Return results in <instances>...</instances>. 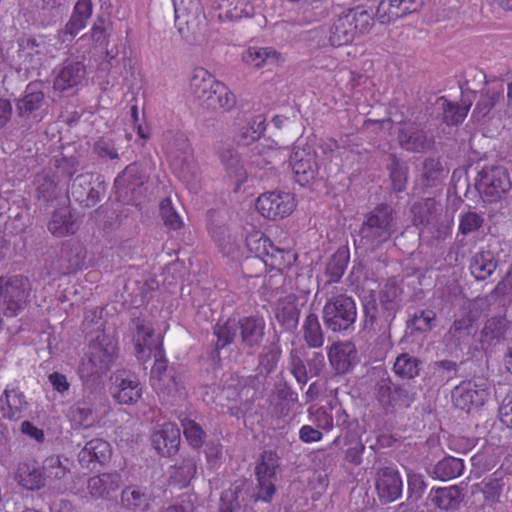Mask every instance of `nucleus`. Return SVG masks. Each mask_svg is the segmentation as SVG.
<instances>
[{
	"label": "nucleus",
	"instance_id": "13d9d810",
	"mask_svg": "<svg viewBox=\"0 0 512 512\" xmlns=\"http://www.w3.org/2000/svg\"><path fill=\"white\" fill-rule=\"evenodd\" d=\"M436 325V313L431 309L417 310L407 320V330L410 331L411 335L416 333L429 332Z\"/></svg>",
	"mask_w": 512,
	"mask_h": 512
},
{
	"label": "nucleus",
	"instance_id": "39448f33",
	"mask_svg": "<svg viewBox=\"0 0 512 512\" xmlns=\"http://www.w3.org/2000/svg\"><path fill=\"white\" fill-rule=\"evenodd\" d=\"M475 187L484 202L493 203L507 194L512 183L507 168L500 164H486L478 172Z\"/></svg>",
	"mask_w": 512,
	"mask_h": 512
},
{
	"label": "nucleus",
	"instance_id": "f257e3e1",
	"mask_svg": "<svg viewBox=\"0 0 512 512\" xmlns=\"http://www.w3.org/2000/svg\"><path fill=\"white\" fill-rule=\"evenodd\" d=\"M396 231L397 217L394 208L387 203H381L364 215L358 232V243L373 252L390 240Z\"/></svg>",
	"mask_w": 512,
	"mask_h": 512
},
{
	"label": "nucleus",
	"instance_id": "aec40b11",
	"mask_svg": "<svg viewBox=\"0 0 512 512\" xmlns=\"http://www.w3.org/2000/svg\"><path fill=\"white\" fill-rule=\"evenodd\" d=\"M375 489L381 504H390L402 496L403 481L399 471L393 467H383L375 474Z\"/></svg>",
	"mask_w": 512,
	"mask_h": 512
},
{
	"label": "nucleus",
	"instance_id": "5701e85b",
	"mask_svg": "<svg viewBox=\"0 0 512 512\" xmlns=\"http://www.w3.org/2000/svg\"><path fill=\"white\" fill-rule=\"evenodd\" d=\"M332 369L338 375L348 373L358 363V351L349 340L334 342L327 351Z\"/></svg>",
	"mask_w": 512,
	"mask_h": 512
},
{
	"label": "nucleus",
	"instance_id": "e2e57ef3",
	"mask_svg": "<svg viewBox=\"0 0 512 512\" xmlns=\"http://www.w3.org/2000/svg\"><path fill=\"white\" fill-rule=\"evenodd\" d=\"M38 197L49 202L56 199L62 193L60 182L49 173H42L36 177Z\"/></svg>",
	"mask_w": 512,
	"mask_h": 512
},
{
	"label": "nucleus",
	"instance_id": "680f3d73",
	"mask_svg": "<svg viewBox=\"0 0 512 512\" xmlns=\"http://www.w3.org/2000/svg\"><path fill=\"white\" fill-rule=\"evenodd\" d=\"M408 9L402 7L401 0H382L377 7L375 16L381 24H387L407 15Z\"/></svg>",
	"mask_w": 512,
	"mask_h": 512
},
{
	"label": "nucleus",
	"instance_id": "7ed1b4c3",
	"mask_svg": "<svg viewBox=\"0 0 512 512\" xmlns=\"http://www.w3.org/2000/svg\"><path fill=\"white\" fill-rule=\"evenodd\" d=\"M246 246L254 255L252 260L276 270L269 276L266 286L274 289V285L283 282L282 270L289 267L294 255L290 251L276 247L262 232L255 231L246 237ZM278 287H275L277 290Z\"/></svg>",
	"mask_w": 512,
	"mask_h": 512
},
{
	"label": "nucleus",
	"instance_id": "6e6d98bb",
	"mask_svg": "<svg viewBox=\"0 0 512 512\" xmlns=\"http://www.w3.org/2000/svg\"><path fill=\"white\" fill-rule=\"evenodd\" d=\"M397 288L386 284L379 292V307L386 323H391L399 309Z\"/></svg>",
	"mask_w": 512,
	"mask_h": 512
},
{
	"label": "nucleus",
	"instance_id": "4d7b16f0",
	"mask_svg": "<svg viewBox=\"0 0 512 512\" xmlns=\"http://www.w3.org/2000/svg\"><path fill=\"white\" fill-rule=\"evenodd\" d=\"M422 361L409 353L400 354L393 365L396 376L411 380L417 377L421 370Z\"/></svg>",
	"mask_w": 512,
	"mask_h": 512
},
{
	"label": "nucleus",
	"instance_id": "f704fd0d",
	"mask_svg": "<svg viewBox=\"0 0 512 512\" xmlns=\"http://www.w3.org/2000/svg\"><path fill=\"white\" fill-rule=\"evenodd\" d=\"M474 322L475 319L470 314L455 319L445 334L446 342L454 346L467 345L476 332Z\"/></svg>",
	"mask_w": 512,
	"mask_h": 512
},
{
	"label": "nucleus",
	"instance_id": "37998d69",
	"mask_svg": "<svg viewBox=\"0 0 512 512\" xmlns=\"http://www.w3.org/2000/svg\"><path fill=\"white\" fill-rule=\"evenodd\" d=\"M15 478L27 490H38L44 487L46 480L43 470L35 461L20 463Z\"/></svg>",
	"mask_w": 512,
	"mask_h": 512
},
{
	"label": "nucleus",
	"instance_id": "72a5a7b5",
	"mask_svg": "<svg viewBox=\"0 0 512 512\" xmlns=\"http://www.w3.org/2000/svg\"><path fill=\"white\" fill-rule=\"evenodd\" d=\"M199 453L193 451L182 455L175 465L171 467L170 478L180 487H186L197 473Z\"/></svg>",
	"mask_w": 512,
	"mask_h": 512
},
{
	"label": "nucleus",
	"instance_id": "338daca9",
	"mask_svg": "<svg viewBox=\"0 0 512 512\" xmlns=\"http://www.w3.org/2000/svg\"><path fill=\"white\" fill-rule=\"evenodd\" d=\"M215 97L209 101V109L218 111H230L236 104V96L222 82L215 86Z\"/></svg>",
	"mask_w": 512,
	"mask_h": 512
},
{
	"label": "nucleus",
	"instance_id": "2f4dec72",
	"mask_svg": "<svg viewBox=\"0 0 512 512\" xmlns=\"http://www.w3.org/2000/svg\"><path fill=\"white\" fill-rule=\"evenodd\" d=\"M471 105V101L462 100V105H458L441 96L434 103V113L447 125H458L467 116Z\"/></svg>",
	"mask_w": 512,
	"mask_h": 512
},
{
	"label": "nucleus",
	"instance_id": "69168bd1",
	"mask_svg": "<svg viewBox=\"0 0 512 512\" xmlns=\"http://www.w3.org/2000/svg\"><path fill=\"white\" fill-rule=\"evenodd\" d=\"M346 12L356 35L365 34L370 31L373 26L371 10H367L362 6H357L347 10Z\"/></svg>",
	"mask_w": 512,
	"mask_h": 512
},
{
	"label": "nucleus",
	"instance_id": "c85d7f7f",
	"mask_svg": "<svg viewBox=\"0 0 512 512\" xmlns=\"http://www.w3.org/2000/svg\"><path fill=\"white\" fill-rule=\"evenodd\" d=\"M154 449L162 456L175 454L180 445V429L173 423H165L151 435Z\"/></svg>",
	"mask_w": 512,
	"mask_h": 512
},
{
	"label": "nucleus",
	"instance_id": "0e129e2a",
	"mask_svg": "<svg viewBox=\"0 0 512 512\" xmlns=\"http://www.w3.org/2000/svg\"><path fill=\"white\" fill-rule=\"evenodd\" d=\"M210 232L212 238L224 255H231L238 250L239 245L237 239L231 234L227 226H213Z\"/></svg>",
	"mask_w": 512,
	"mask_h": 512
},
{
	"label": "nucleus",
	"instance_id": "9d476101",
	"mask_svg": "<svg viewBox=\"0 0 512 512\" xmlns=\"http://www.w3.org/2000/svg\"><path fill=\"white\" fill-rule=\"evenodd\" d=\"M505 86L502 81L486 82L480 90L478 99L472 112V119L475 122L493 119L501 120L504 115L502 106L505 100Z\"/></svg>",
	"mask_w": 512,
	"mask_h": 512
},
{
	"label": "nucleus",
	"instance_id": "393cba45",
	"mask_svg": "<svg viewBox=\"0 0 512 512\" xmlns=\"http://www.w3.org/2000/svg\"><path fill=\"white\" fill-rule=\"evenodd\" d=\"M459 369L460 364L453 360L434 361L427 366L423 382L430 389L441 388L458 377Z\"/></svg>",
	"mask_w": 512,
	"mask_h": 512
},
{
	"label": "nucleus",
	"instance_id": "bb28decb",
	"mask_svg": "<svg viewBox=\"0 0 512 512\" xmlns=\"http://www.w3.org/2000/svg\"><path fill=\"white\" fill-rule=\"evenodd\" d=\"M86 250L76 241H67L62 244L54 269L59 274H70L84 266Z\"/></svg>",
	"mask_w": 512,
	"mask_h": 512
},
{
	"label": "nucleus",
	"instance_id": "473e14b6",
	"mask_svg": "<svg viewBox=\"0 0 512 512\" xmlns=\"http://www.w3.org/2000/svg\"><path fill=\"white\" fill-rule=\"evenodd\" d=\"M242 61L253 68L278 66L284 61L280 52L273 47L250 46L242 53Z\"/></svg>",
	"mask_w": 512,
	"mask_h": 512
},
{
	"label": "nucleus",
	"instance_id": "6e6552de",
	"mask_svg": "<svg viewBox=\"0 0 512 512\" xmlns=\"http://www.w3.org/2000/svg\"><path fill=\"white\" fill-rule=\"evenodd\" d=\"M280 456L272 450L260 454L256 466L255 475L257 479L254 502H271L276 493L277 470L280 466Z\"/></svg>",
	"mask_w": 512,
	"mask_h": 512
},
{
	"label": "nucleus",
	"instance_id": "58836bf2",
	"mask_svg": "<svg viewBox=\"0 0 512 512\" xmlns=\"http://www.w3.org/2000/svg\"><path fill=\"white\" fill-rule=\"evenodd\" d=\"M216 9L221 21H237L254 14V6L247 0H221Z\"/></svg>",
	"mask_w": 512,
	"mask_h": 512
},
{
	"label": "nucleus",
	"instance_id": "7c9ffc66",
	"mask_svg": "<svg viewBox=\"0 0 512 512\" xmlns=\"http://www.w3.org/2000/svg\"><path fill=\"white\" fill-rule=\"evenodd\" d=\"M241 344L244 348H257L264 338L265 321L260 317H243L237 322Z\"/></svg>",
	"mask_w": 512,
	"mask_h": 512
},
{
	"label": "nucleus",
	"instance_id": "412c9836",
	"mask_svg": "<svg viewBox=\"0 0 512 512\" xmlns=\"http://www.w3.org/2000/svg\"><path fill=\"white\" fill-rule=\"evenodd\" d=\"M130 329L135 343V355L140 362L145 363L149 360V355L145 353L162 345V341L154 336L152 324L144 318H133Z\"/></svg>",
	"mask_w": 512,
	"mask_h": 512
},
{
	"label": "nucleus",
	"instance_id": "ddd939ff",
	"mask_svg": "<svg viewBox=\"0 0 512 512\" xmlns=\"http://www.w3.org/2000/svg\"><path fill=\"white\" fill-rule=\"evenodd\" d=\"M290 166L299 184L313 181L320 171L315 147L311 144L296 145L290 155Z\"/></svg>",
	"mask_w": 512,
	"mask_h": 512
},
{
	"label": "nucleus",
	"instance_id": "2eb2a0df",
	"mask_svg": "<svg viewBox=\"0 0 512 512\" xmlns=\"http://www.w3.org/2000/svg\"><path fill=\"white\" fill-rule=\"evenodd\" d=\"M397 141L402 149L413 153H423L434 144L433 138L427 135L422 124L413 120L399 123Z\"/></svg>",
	"mask_w": 512,
	"mask_h": 512
},
{
	"label": "nucleus",
	"instance_id": "4468645a",
	"mask_svg": "<svg viewBox=\"0 0 512 512\" xmlns=\"http://www.w3.org/2000/svg\"><path fill=\"white\" fill-rule=\"evenodd\" d=\"M50 41L44 37H21L18 40V58L25 70H37L52 57Z\"/></svg>",
	"mask_w": 512,
	"mask_h": 512
},
{
	"label": "nucleus",
	"instance_id": "f8f14e48",
	"mask_svg": "<svg viewBox=\"0 0 512 512\" xmlns=\"http://www.w3.org/2000/svg\"><path fill=\"white\" fill-rule=\"evenodd\" d=\"M146 176L138 163L129 164L114 181L116 200L123 204L136 205L142 196Z\"/></svg>",
	"mask_w": 512,
	"mask_h": 512
},
{
	"label": "nucleus",
	"instance_id": "49530a36",
	"mask_svg": "<svg viewBox=\"0 0 512 512\" xmlns=\"http://www.w3.org/2000/svg\"><path fill=\"white\" fill-rule=\"evenodd\" d=\"M412 221L418 229L442 214V206L434 198L415 202L411 207Z\"/></svg>",
	"mask_w": 512,
	"mask_h": 512
},
{
	"label": "nucleus",
	"instance_id": "423d86ee",
	"mask_svg": "<svg viewBox=\"0 0 512 512\" xmlns=\"http://www.w3.org/2000/svg\"><path fill=\"white\" fill-rule=\"evenodd\" d=\"M31 285L23 276L0 277V310L7 317H14L23 311L28 302Z\"/></svg>",
	"mask_w": 512,
	"mask_h": 512
},
{
	"label": "nucleus",
	"instance_id": "09e8293b",
	"mask_svg": "<svg viewBox=\"0 0 512 512\" xmlns=\"http://www.w3.org/2000/svg\"><path fill=\"white\" fill-rule=\"evenodd\" d=\"M218 81L209 71L204 68L194 69L190 78V91L192 95L200 100L207 98V93L211 94V89L218 85Z\"/></svg>",
	"mask_w": 512,
	"mask_h": 512
},
{
	"label": "nucleus",
	"instance_id": "4be33fe9",
	"mask_svg": "<svg viewBox=\"0 0 512 512\" xmlns=\"http://www.w3.org/2000/svg\"><path fill=\"white\" fill-rule=\"evenodd\" d=\"M30 404L26 395L15 384H8L0 397V411L4 419L18 421L24 418Z\"/></svg>",
	"mask_w": 512,
	"mask_h": 512
},
{
	"label": "nucleus",
	"instance_id": "f03ea898",
	"mask_svg": "<svg viewBox=\"0 0 512 512\" xmlns=\"http://www.w3.org/2000/svg\"><path fill=\"white\" fill-rule=\"evenodd\" d=\"M117 357V341L104 331L91 336L87 351L82 358L78 374L84 382L95 381L105 374Z\"/></svg>",
	"mask_w": 512,
	"mask_h": 512
},
{
	"label": "nucleus",
	"instance_id": "0eeeda50",
	"mask_svg": "<svg viewBox=\"0 0 512 512\" xmlns=\"http://www.w3.org/2000/svg\"><path fill=\"white\" fill-rule=\"evenodd\" d=\"M105 193V181L95 172H84L72 178L67 189L68 198L85 208L94 207L102 200Z\"/></svg>",
	"mask_w": 512,
	"mask_h": 512
},
{
	"label": "nucleus",
	"instance_id": "a19ab883",
	"mask_svg": "<svg viewBox=\"0 0 512 512\" xmlns=\"http://www.w3.org/2000/svg\"><path fill=\"white\" fill-rule=\"evenodd\" d=\"M451 221L439 215L437 218L419 228V236L423 242L433 245L445 241L451 235Z\"/></svg>",
	"mask_w": 512,
	"mask_h": 512
},
{
	"label": "nucleus",
	"instance_id": "de8ad7c7",
	"mask_svg": "<svg viewBox=\"0 0 512 512\" xmlns=\"http://www.w3.org/2000/svg\"><path fill=\"white\" fill-rule=\"evenodd\" d=\"M48 230L56 237H64L76 232L77 224L69 208H60L52 214L48 222Z\"/></svg>",
	"mask_w": 512,
	"mask_h": 512
},
{
	"label": "nucleus",
	"instance_id": "20e7f679",
	"mask_svg": "<svg viewBox=\"0 0 512 512\" xmlns=\"http://www.w3.org/2000/svg\"><path fill=\"white\" fill-rule=\"evenodd\" d=\"M356 318V303L351 296L346 294L331 296L322 310L324 325L333 332L349 333L353 331Z\"/></svg>",
	"mask_w": 512,
	"mask_h": 512
},
{
	"label": "nucleus",
	"instance_id": "6ab92c4d",
	"mask_svg": "<svg viewBox=\"0 0 512 512\" xmlns=\"http://www.w3.org/2000/svg\"><path fill=\"white\" fill-rule=\"evenodd\" d=\"M253 501L254 494L245 481L238 480L221 493L219 512H254L251 507Z\"/></svg>",
	"mask_w": 512,
	"mask_h": 512
},
{
	"label": "nucleus",
	"instance_id": "a211bd4d",
	"mask_svg": "<svg viewBox=\"0 0 512 512\" xmlns=\"http://www.w3.org/2000/svg\"><path fill=\"white\" fill-rule=\"evenodd\" d=\"M256 208L265 218L276 220L289 215L295 208V202L290 193L266 192L258 197Z\"/></svg>",
	"mask_w": 512,
	"mask_h": 512
},
{
	"label": "nucleus",
	"instance_id": "052dcab7",
	"mask_svg": "<svg viewBox=\"0 0 512 512\" xmlns=\"http://www.w3.org/2000/svg\"><path fill=\"white\" fill-rule=\"evenodd\" d=\"M349 263V252L344 249L337 250L328 261L325 268L327 283H336L343 276Z\"/></svg>",
	"mask_w": 512,
	"mask_h": 512
},
{
	"label": "nucleus",
	"instance_id": "774afa93",
	"mask_svg": "<svg viewBox=\"0 0 512 512\" xmlns=\"http://www.w3.org/2000/svg\"><path fill=\"white\" fill-rule=\"evenodd\" d=\"M44 102V93L41 91L26 92L16 103L18 115L28 117L38 110Z\"/></svg>",
	"mask_w": 512,
	"mask_h": 512
},
{
	"label": "nucleus",
	"instance_id": "3c124183",
	"mask_svg": "<svg viewBox=\"0 0 512 512\" xmlns=\"http://www.w3.org/2000/svg\"><path fill=\"white\" fill-rule=\"evenodd\" d=\"M507 321L501 317H492L485 322L480 342L484 349L496 345L505 336Z\"/></svg>",
	"mask_w": 512,
	"mask_h": 512
},
{
	"label": "nucleus",
	"instance_id": "4c0bfd02",
	"mask_svg": "<svg viewBox=\"0 0 512 512\" xmlns=\"http://www.w3.org/2000/svg\"><path fill=\"white\" fill-rule=\"evenodd\" d=\"M427 500L441 510L457 509L463 500L462 491L457 486L432 488Z\"/></svg>",
	"mask_w": 512,
	"mask_h": 512
},
{
	"label": "nucleus",
	"instance_id": "cd10ccee",
	"mask_svg": "<svg viewBox=\"0 0 512 512\" xmlns=\"http://www.w3.org/2000/svg\"><path fill=\"white\" fill-rule=\"evenodd\" d=\"M111 456L110 444L101 438L86 442L78 453V462L82 468L95 469L97 464L103 465Z\"/></svg>",
	"mask_w": 512,
	"mask_h": 512
},
{
	"label": "nucleus",
	"instance_id": "bf43d9fd",
	"mask_svg": "<svg viewBox=\"0 0 512 512\" xmlns=\"http://www.w3.org/2000/svg\"><path fill=\"white\" fill-rule=\"evenodd\" d=\"M147 356L149 355V360L151 358L154 359V365L151 369V384L152 387L156 386V383L159 382L160 378H164V376H171L176 373L174 368H169L167 365V359L165 357V352L163 349V345H160L152 350H149L145 353Z\"/></svg>",
	"mask_w": 512,
	"mask_h": 512
},
{
	"label": "nucleus",
	"instance_id": "c756f323",
	"mask_svg": "<svg viewBox=\"0 0 512 512\" xmlns=\"http://www.w3.org/2000/svg\"><path fill=\"white\" fill-rule=\"evenodd\" d=\"M159 398L170 405L183 401L187 396L183 377L177 373L171 376L160 378L156 386L153 387Z\"/></svg>",
	"mask_w": 512,
	"mask_h": 512
},
{
	"label": "nucleus",
	"instance_id": "a878e982",
	"mask_svg": "<svg viewBox=\"0 0 512 512\" xmlns=\"http://www.w3.org/2000/svg\"><path fill=\"white\" fill-rule=\"evenodd\" d=\"M163 149L175 168H183L191 158V146L184 133L168 132L164 135Z\"/></svg>",
	"mask_w": 512,
	"mask_h": 512
},
{
	"label": "nucleus",
	"instance_id": "1a4fd4ad",
	"mask_svg": "<svg viewBox=\"0 0 512 512\" xmlns=\"http://www.w3.org/2000/svg\"><path fill=\"white\" fill-rule=\"evenodd\" d=\"M288 365L297 383L304 386L310 377H317L325 368V356L320 351H309L305 346L292 348Z\"/></svg>",
	"mask_w": 512,
	"mask_h": 512
},
{
	"label": "nucleus",
	"instance_id": "ea45409f",
	"mask_svg": "<svg viewBox=\"0 0 512 512\" xmlns=\"http://www.w3.org/2000/svg\"><path fill=\"white\" fill-rule=\"evenodd\" d=\"M219 159L229 178L233 179L237 188L247 180V171L240 161L238 152L226 147L218 152Z\"/></svg>",
	"mask_w": 512,
	"mask_h": 512
},
{
	"label": "nucleus",
	"instance_id": "79ce46f5",
	"mask_svg": "<svg viewBox=\"0 0 512 512\" xmlns=\"http://www.w3.org/2000/svg\"><path fill=\"white\" fill-rule=\"evenodd\" d=\"M67 417L75 426L91 427L95 422L92 393L73 403L68 409Z\"/></svg>",
	"mask_w": 512,
	"mask_h": 512
},
{
	"label": "nucleus",
	"instance_id": "e433bc0d",
	"mask_svg": "<svg viewBox=\"0 0 512 512\" xmlns=\"http://www.w3.org/2000/svg\"><path fill=\"white\" fill-rule=\"evenodd\" d=\"M497 265V259L492 251L480 250L471 256L469 270L476 280L483 281L495 272Z\"/></svg>",
	"mask_w": 512,
	"mask_h": 512
},
{
	"label": "nucleus",
	"instance_id": "9b49d317",
	"mask_svg": "<svg viewBox=\"0 0 512 512\" xmlns=\"http://www.w3.org/2000/svg\"><path fill=\"white\" fill-rule=\"evenodd\" d=\"M453 405L469 412L481 407L490 397V388L486 379H469L455 386L451 392Z\"/></svg>",
	"mask_w": 512,
	"mask_h": 512
},
{
	"label": "nucleus",
	"instance_id": "603ef678",
	"mask_svg": "<svg viewBox=\"0 0 512 512\" xmlns=\"http://www.w3.org/2000/svg\"><path fill=\"white\" fill-rule=\"evenodd\" d=\"M303 339L309 348L318 349L324 344V332L319 322L318 316L310 312L306 315L303 325Z\"/></svg>",
	"mask_w": 512,
	"mask_h": 512
},
{
	"label": "nucleus",
	"instance_id": "b1692460",
	"mask_svg": "<svg viewBox=\"0 0 512 512\" xmlns=\"http://www.w3.org/2000/svg\"><path fill=\"white\" fill-rule=\"evenodd\" d=\"M154 502L155 495L147 486L129 485L121 492V507L126 512H150Z\"/></svg>",
	"mask_w": 512,
	"mask_h": 512
},
{
	"label": "nucleus",
	"instance_id": "f3484780",
	"mask_svg": "<svg viewBox=\"0 0 512 512\" xmlns=\"http://www.w3.org/2000/svg\"><path fill=\"white\" fill-rule=\"evenodd\" d=\"M111 394L120 404L136 403L142 396V386L137 376L127 370H117L111 376Z\"/></svg>",
	"mask_w": 512,
	"mask_h": 512
},
{
	"label": "nucleus",
	"instance_id": "c9c22d12",
	"mask_svg": "<svg viewBox=\"0 0 512 512\" xmlns=\"http://www.w3.org/2000/svg\"><path fill=\"white\" fill-rule=\"evenodd\" d=\"M122 477L118 472L102 473L88 480V492L94 498H108L119 489Z\"/></svg>",
	"mask_w": 512,
	"mask_h": 512
},
{
	"label": "nucleus",
	"instance_id": "5fc2aeb1",
	"mask_svg": "<svg viewBox=\"0 0 512 512\" xmlns=\"http://www.w3.org/2000/svg\"><path fill=\"white\" fill-rule=\"evenodd\" d=\"M266 118L263 114L256 115L247 124L243 125L237 135L240 145L248 146L259 140L266 129Z\"/></svg>",
	"mask_w": 512,
	"mask_h": 512
},
{
	"label": "nucleus",
	"instance_id": "8fccbe9b",
	"mask_svg": "<svg viewBox=\"0 0 512 512\" xmlns=\"http://www.w3.org/2000/svg\"><path fill=\"white\" fill-rule=\"evenodd\" d=\"M449 169L440 158L428 157L423 162L422 181L426 187H436L447 177Z\"/></svg>",
	"mask_w": 512,
	"mask_h": 512
},
{
	"label": "nucleus",
	"instance_id": "c03bdc74",
	"mask_svg": "<svg viewBox=\"0 0 512 512\" xmlns=\"http://www.w3.org/2000/svg\"><path fill=\"white\" fill-rule=\"evenodd\" d=\"M355 36L356 34L345 11L334 19L329 28L328 40L332 46L338 47L351 43Z\"/></svg>",
	"mask_w": 512,
	"mask_h": 512
},
{
	"label": "nucleus",
	"instance_id": "a18cd8bd",
	"mask_svg": "<svg viewBox=\"0 0 512 512\" xmlns=\"http://www.w3.org/2000/svg\"><path fill=\"white\" fill-rule=\"evenodd\" d=\"M300 310L297 307L295 297L288 296L279 300L275 318L278 323L287 331H294L299 323Z\"/></svg>",
	"mask_w": 512,
	"mask_h": 512
},
{
	"label": "nucleus",
	"instance_id": "864d4df0",
	"mask_svg": "<svg viewBox=\"0 0 512 512\" xmlns=\"http://www.w3.org/2000/svg\"><path fill=\"white\" fill-rule=\"evenodd\" d=\"M464 471V463L460 458L447 456L438 461L431 475L439 480L447 481L459 477Z\"/></svg>",
	"mask_w": 512,
	"mask_h": 512
},
{
	"label": "nucleus",
	"instance_id": "dca6fc26",
	"mask_svg": "<svg viewBox=\"0 0 512 512\" xmlns=\"http://www.w3.org/2000/svg\"><path fill=\"white\" fill-rule=\"evenodd\" d=\"M54 90L64 92L86 83V66L75 58H67L53 70Z\"/></svg>",
	"mask_w": 512,
	"mask_h": 512
}]
</instances>
